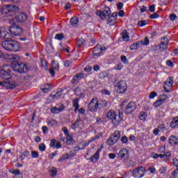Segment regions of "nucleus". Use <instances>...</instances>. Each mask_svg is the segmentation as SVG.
I'll use <instances>...</instances> for the list:
<instances>
[{
    "instance_id": "f257e3e1",
    "label": "nucleus",
    "mask_w": 178,
    "mask_h": 178,
    "mask_svg": "<svg viewBox=\"0 0 178 178\" xmlns=\"http://www.w3.org/2000/svg\"><path fill=\"white\" fill-rule=\"evenodd\" d=\"M9 59L14 60L11 63V67L8 65H4L0 68V79L3 80H10L12 79V70L17 73H26L29 72V67L23 63H19L17 60L20 59V57L16 54H10L8 56Z\"/></svg>"
},
{
    "instance_id": "f03ea898",
    "label": "nucleus",
    "mask_w": 178,
    "mask_h": 178,
    "mask_svg": "<svg viewBox=\"0 0 178 178\" xmlns=\"http://www.w3.org/2000/svg\"><path fill=\"white\" fill-rule=\"evenodd\" d=\"M1 47L6 49V51H10V52H19L20 51V43H18L15 40H6L1 43Z\"/></svg>"
},
{
    "instance_id": "7ed1b4c3",
    "label": "nucleus",
    "mask_w": 178,
    "mask_h": 178,
    "mask_svg": "<svg viewBox=\"0 0 178 178\" xmlns=\"http://www.w3.org/2000/svg\"><path fill=\"white\" fill-rule=\"evenodd\" d=\"M107 118L109 119V120H111L112 123L113 124V126L115 127H118L119 124H120V122H122V118H120V115L116 114V112L113 110H110L107 113Z\"/></svg>"
},
{
    "instance_id": "20e7f679",
    "label": "nucleus",
    "mask_w": 178,
    "mask_h": 178,
    "mask_svg": "<svg viewBox=\"0 0 178 178\" xmlns=\"http://www.w3.org/2000/svg\"><path fill=\"white\" fill-rule=\"evenodd\" d=\"M27 14L26 13L17 12L15 13V17L10 20V24L15 23H24L27 20Z\"/></svg>"
},
{
    "instance_id": "39448f33",
    "label": "nucleus",
    "mask_w": 178,
    "mask_h": 178,
    "mask_svg": "<svg viewBox=\"0 0 178 178\" xmlns=\"http://www.w3.org/2000/svg\"><path fill=\"white\" fill-rule=\"evenodd\" d=\"M0 86L5 87L7 90H13L14 88H16V87L20 86V82L15 80L1 81L0 82Z\"/></svg>"
},
{
    "instance_id": "423d86ee",
    "label": "nucleus",
    "mask_w": 178,
    "mask_h": 178,
    "mask_svg": "<svg viewBox=\"0 0 178 178\" xmlns=\"http://www.w3.org/2000/svg\"><path fill=\"white\" fill-rule=\"evenodd\" d=\"M119 140H120V131H115L106 140V143L108 145H113V144H116Z\"/></svg>"
},
{
    "instance_id": "0eeeda50",
    "label": "nucleus",
    "mask_w": 178,
    "mask_h": 178,
    "mask_svg": "<svg viewBox=\"0 0 178 178\" xmlns=\"http://www.w3.org/2000/svg\"><path fill=\"white\" fill-rule=\"evenodd\" d=\"M115 87L117 92H119L120 94H124L126 93V91H127V83H126V81H120Z\"/></svg>"
},
{
    "instance_id": "6e6552de",
    "label": "nucleus",
    "mask_w": 178,
    "mask_h": 178,
    "mask_svg": "<svg viewBox=\"0 0 178 178\" xmlns=\"http://www.w3.org/2000/svg\"><path fill=\"white\" fill-rule=\"evenodd\" d=\"M145 172H146L145 168L139 167L134 169V170L132 171V175L134 177H136V178L144 177V175H145Z\"/></svg>"
},
{
    "instance_id": "1a4fd4ad",
    "label": "nucleus",
    "mask_w": 178,
    "mask_h": 178,
    "mask_svg": "<svg viewBox=\"0 0 178 178\" xmlns=\"http://www.w3.org/2000/svg\"><path fill=\"white\" fill-rule=\"evenodd\" d=\"M98 108L99 104L97 97L92 99V100L90 101L88 106V111H90V112H97V111H98Z\"/></svg>"
},
{
    "instance_id": "9d476101",
    "label": "nucleus",
    "mask_w": 178,
    "mask_h": 178,
    "mask_svg": "<svg viewBox=\"0 0 178 178\" xmlns=\"http://www.w3.org/2000/svg\"><path fill=\"white\" fill-rule=\"evenodd\" d=\"M12 26L10 27V32L13 35H21L23 33V29L20 26L16 25V23L10 24Z\"/></svg>"
},
{
    "instance_id": "9b49d317",
    "label": "nucleus",
    "mask_w": 178,
    "mask_h": 178,
    "mask_svg": "<svg viewBox=\"0 0 178 178\" xmlns=\"http://www.w3.org/2000/svg\"><path fill=\"white\" fill-rule=\"evenodd\" d=\"M137 108V104L135 102H130L125 108V113L126 115H130V113H133L136 111Z\"/></svg>"
},
{
    "instance_id": "f8f14e48",
    "label": "nucleus",
    "mask_w": 178,
    "mask_h": 178,
    "mask_svg": "<svg viewBox=\"0 0 178 178\" xmlns=\"http://www.w3.org/2000/svg\"><path fill=\"white\" fill-rule=\"evenodd\" d=\"M173 86V76L169 77L165 82H164V91L165 92H170V88Z\"/></svg>"
},
{
    "instance_id": "ddd939ff",
    "label": "nucleus",
    "mask_w": 178,
    "mask_h": 178,
    "mask_svg": "<svg viewBox=\"0 0 178 178\" xmlns=\"http://www.w3.org/2000/svg\"><path fill=\"white\" fill-rule=\"evenodd\" d=\"M97 13H99L102 20H105L106 17L111 16V8H109V7H106L103 11H97Z\"/></svg>"
},
{
    "instance_id": "4468645a",
    "label": "nucleus",
    "mask_w": 178,
    "mask_h": 178,
    "mask_svg": "<svg viewBox=\"0 0 178 178\" xmlns=\"http://www.w3.org/2000/svg\"><path fill=\"white\" fill-rule=\"evenodd\" d=\"M0 38H5L6 40H9V38H12V35L8 33L6 31L5 28H0Z\"/></svg>"
},
{
    "instance_id": "2eb2a0df",
    "label": "nucleus",
    "mask_w": 178,
    "mask_h": 178,
    "mask_svg": "<svg viewBox=\"0 0 178 178\" xmlns=\"http://www.w3.org/2000/svg\"><path fill=\"white\" fill-rule=\"evenodd\" d=\"M168 98V96L166 95H163V98L159 99V100L156 101L154 104H153V106L154 108H159V106H161V105L165 104V101H166V99Z\"/></svg>"
},
{
    "instance_id": "dca6fc26",
    "label": "nucleus",
    "mask_w": 178,
    "mask_h": 178,
    "mask_svg": "<svg viewBox=\"0 0 178 178\" xmlns=\"http://www.w3.org/2000/svg\"><path fill=\"white\" fill-rule=\"evenodd\" d=\"M118 156L122 159L129 157V150L127 149H121L118 153Z\"/></svg>"
},
{
    "instance_id": "f3484780",
    "label": "nucleus",
    "mask_w": 178,
    "mask_h": 178,
    "mask_svg": "<svg viewBox=\"0 0 178 178\" xmlns=\"http://www.w3.org/2000/svg\"><path fill=\"white\" fill-rule=\"evenodd\" d=\"M170 145H178V138L175 136H170L168 140Z\"/></svg>"
},
{
    "instance_id": "a211bd4d",
    "label": "nucleus",
    "mask_w": 178,
    "mask_h": 178,
    "mask_svg": "<svg viewBox=\"0 0 178 178\" xmlns=\"http://www.w3.org/2000/svg\"><path fill=\"white\" fill-rule=\"evenodd\" d=\"M99 152H101V149L99 148L95 152V154L90 157L91 162L95 163V162H97V161L99 159Z\"/></svg>"
},
{
    "instance_id": "6ab92c4d",
    "label": "nucleus",
    "mask_w": 178,
    "mask_h": 178,
    "mask_svg": "<svg viewBox=\"0 0 178 178\" xmlns=\"http://www.w3.org/2000/svg\"><path fill=\"white\" fill-rule=\"evenodd\" d=\"M141 45H143V40H139L137 42L133 43L130 46V49H132V50L138 49V48H140Z\"/></svg>"
},
{
    "instance_id": "aec40b11",
    "label": "nucleus",
    "mask_w": 178,
    "mask_h": 178,
    "mask_svg": "<svg viewBox=\"0 0 178 178\" xmlns=\"http://www.w3.org/2000/svg\"><path fill=\"white\" fill-rule=\"evenodd\" d=\"M63 109H65V106H63V105H62L58 108L57 107L54 106L51 108V112L52 113L56 114V113H59L60 112H62V111H63Z\"/></svg>"
},
{
    "instance_id": "412c9836",
    "label": "nucleus",
    "mask_w": 178,
    "mask_h": 178,
    "mask_svg": "<svg viewBox=\"0 0 178 178\" xmlns=\"http://www.w3.org/2000/svg\"><path fill=\"white\" fill-rule=\"evenodd\" d=\"M99 109H104L108 106V102L106 100L98 101Z\"/></svg>"
},
{
    "instance_id": "4be33fe9",
    "label": "nucleus",
    "mask_w": 178,
    "mask_h": 178,
    "mask_svg": "<svg viewBox=\"0 0 178 178\" xmlns=\"http://www.w3.org/2000/svg\"><path fill=\"white\" fill-rule=\"evenodd\" d=\"M80 122H81V119L80 118H77V120L74 122V124L71 126L73 130H76V129H79L80 127Z\"/></svg>"
},
{
    "instance_id": "5701e85b",
    "label": "nucleus",
    "mask_w": 178,
    "mask_h": 178,
    "mask_svg": "<svg viewBox=\"0 0 178 178\" xmlns=\"http://www.w3.org/2000/svg\"><path fill=\"white\" fill-rule=\"evenodd\" d=\"M8 6V9L9 10V12H15L16 10H20V8L16 6H13L11 4H7Z\"/></svg>"
},
{
    "instance_id": "b1692460",
    "label": "nucleus",
    "mask_w": 178,
    "mask_h": 178,
    "mask_svg": "<svg viewBox=\"0 0 178 178\" xmlns=\"http://www.w3.org/2000/svg\"><path fill=\"white\" fill-rule=\"evenodd\" d=\"M70 23L73 27H74V26H77V24H79V18L77 17H72L70 19Z\"/></svg>"
},
{
    "instance_id": "393cba45",
    "label": "nucleus",
    "mask_w": 178,
    "mask_h": 178,
    "mask_svg": "<svg viewBox=\"0 0 178 178\" xmlns=\"http://www.w3.org/2000/svg\"><path fill=\"white\" fill-rule=\"evenodd\" d=\"M121 34H122V40L124 41H129V40H130V36H129V33H127V30H124Z\"/></svg>"
},
{
    "instance_id": "a878e982",
    "label": "nucleus",
    "mask_w": 178,
    "mask_h": 178,
    "mask_svg": "<svg viewBox=\"0 0 178 178\" xmlns=\"http://www.w3.org/2000/svg\"><path fill=\"white\" fill-rule=\"evenodd\" d=\"M170 127H172V129H175L176 126H178V117H175L172 119V120L170 123Z\"/></svg>"
},
{
    "instance_id": "bb28decb",
    "label": "nucleus",
    "mask_w": 178,
    "mask_h": 178,
    "mask_svg": "<svg viewBox=\"0 0 178 178\" xmlns=\"http://www.w3.org/2000/svg\"><path fill=\"white\" fill-rule=\"evenodd\" d=\"M47 126H49V127L58 126V121H56V120L51 119L47 121Z\"/></svg>"
},
{
    "instance_id": "cd10ccee",
    "label": "nucleus",
    "mask_w": 178,
    "mask_h": 178,
    "mask_svg": "<svg viewBox=\"0 0 178 178\" xmlns=\"http://www.w3.org/2000/svg\"><path fill=\"white\" fill-rule=\"evenodd\" d=\"M79 101H80V99L76 98L72 102V105L74 108H75V112H77V111H79V108H80V106L79 105Z\"/></svg>"
},
{
    "instance_id": "c85d7f7f",
    "label": "nucleus",
    "mask_w": 178,
    "mask_h": 178,
    "mask_svg": "<svg viewBox=\"0 0 178 178\" xmlns=\"http://www.w3.org/2000/svg\"><path fill=\"white\" fill-rule=\"evenodd\" d=\"M101 49H99V47L97 46L96 47L94 48L93 50V55L94 56H101Z\"/></svg>"
},
{
    "instance_id": "c756f323",
    "label": "nucleus",
    "mask_w": 178,
    "mask_h": 178,
    "mask_svg": "<svg viewBox=\"0 0 178 178\" xmlns=\"http://www.w3.org/2000/svg\"><path fill=\"white\" fill-rule=\"evenodd\" d=\"M168 45H169V41L167 42L161 41L160 43V49H168Z\"/></svg>"
},
{
    "instance_id": "7c9ffc66",
    "label": "nucleus",
    "mask_w": 178,
    "mask_h": 178,
    "mask_svg": "<svg viewBox=\"0 0 178 178\" xmlns=\"http://www.w3.org/2000/svg\"><path fill=\"white\" fill-rule=\"evenodd\" d=\"M66 144L67 145H73L74 140H73V138L70 136V135H67V136Z\"/></svg>"
},
{
    "instance_id": "2f4dec72",
    "label": "nucleus",
    "mask_w": 178,
    "mask_h": 178,
    "mask_svg": "<svg viewBox=\"0 0 178 178\" xmlns=\"http://www.w3.org/2000/svg\"><path fill=\"white\" fill-rule=\"evenodd\" d=\"M30 156V152H29V150H25L22 154L21 155V156H19L21 161H24V158H27V156Z\"/></svg>"
},
{
    "instance_id": "473e14b6",
    "label": "nucleus",
    "mask_w": 178,
    "mask_h": 178,
    "mask_svg": "<svg viewBox=\"0 0 178 178\" xmlns=\"http://www.w3.org/2000/svg\"><path fill=\"white\" fill-rule=\"evenodd\" d=\"M51 67L54 70H57V72L59 70V63L56 62L55 60H53L51 62Z\"/></svg>"
},
{
    "instance_id": "72a5a7b5",
    "label": "nucleus",
    "mask_w": 178,
    "mask_h": 178,
    "mask_svg": "<svg viewBox=\"0 0 178 178\" xmlns=\"http://www.w3.org/2000/svg\"><path fill=\"white\" fill-rule=\"evenodd\" d=\"M164 156V161H170L171 154L169 152H164L163 154Z\"/></svg>"
},
{
    "instance_id": "f704fd0d",
    "label": "nucleus",
    "mask_w": 178,
    "mask_h": 178,
    "mask_svg": "<svg viewBox=\"0 0 178 178\" xmlns=\"http://www.w3.org/2000/svg\"><path fill=\"white\" fill-rule=\"evenodd\" d=\"M70 158V154H63L61 157L59 158L58 162H63V161H66V159H69Z\"/></svg>"
},
{
    "instance_id": "c9c22d12",
    "label": "nucleus",
    "mask_w": 178,
    "mask_h": 178,
    "mask_svg": "<svg viewBox=\"0 0 178 178\" xmlns=\"http://www.w3.org/2000/svg\"><path fill=\"white\" fill-rule=\"evenodd\" d=\"M44 88L42 89V91L43 92H44V94H47L48 92H49V90H51V85L48 84V83H46L44 85Z\"/></svg>"
},
{
    "instance_id": "e433bc0d",
    "label": "nucleus",
    "mask_w": 178,
    "mask_h": 178,
    "mask_svg": "<svg viewBox=\"0 0 178 178\" xmlns=\"http://www.w3.org/2000/svg\"><path fill=\"white\" fill-rule=\"evenodd\" d=\"M1 13L3 15H6V13H10L9 9L8 8V5H4L1 8Z\"/></svg>"
},
{
    "instance_id": "4c0bfd02",
    "label": "nucleus",
    "mask_w": 178,
    "mask_h": 178,
    "mask_svg": "<svg viewBox=\"0 0 178 178\" xmlns=\"http://www.w3.org/2000/svg\"><path fill=\"white\" fill-rule=\"evenodd\" d=\"M139 119L140 120H145V119H147V113L144 111L140 112Z\"/></svg>"
},
{
    "instance_id": "58836bf2",
    "label": "nucleus",
    "mask_w": 178,
    "mask_h": 178,
    "mask_svg": "<svg viewBox=\"0 0 178 178\" xmlns=\"http://www.w3.org/2000/svg\"><path fill=\"white\" fill-rule=\"evenodd\" d=\"M62 92H63V90L61 88L58 89L57 92L53 96L54 98H59L60 97H62Z\"/></svg>"
},
{
    "instance_id": "ea45409f",
    "label": "nucleus",
    "mask_w": 178,
    "mask_h": 178,
    "mask_svg": "<svg viewBox=\"0 0 178 178\" xmlns=\"http://www.w3.org/2000/svg\"><path fill=\"white\" fill-rule=\"evenodd\" d=\"M147 24H148V21L147 20H140L138 22L139 27H144V26H147Z\"/></svg>"
},
{
    "instance_id": "a19ab883",
    "label": "nucleus",
    "mask_w": 178,
    "mask_h": 178,
    "mask_svg": "<svg viewBox=\"0 0 178 178\" xmlns=\"http://www.w3.org/2000/svg\"><path fill=\"white\" fill-rule=\"evenodd\" d=\"M84 42H86V40L83 38L77 39L76 40V45L78 47H81V45H84Z\"/></svg>"
},
{
    "instance_id": "79ce46f5",
    "label": "nucleus",
    "mask_w": 178,
    "mask_h": 178,
    "mask_svg": "<svg viewBox=\"0 0 178 178\" xmlns=\"http://www.w3.org/2000/svg\"><path fill=\"white\" fill-rule=\"evenodd\" d=\"M74 94L75 95H76L77 97H81L83 95V94L81 93V90H80L79 88H76L74 90Z\"/></svg>"
},
{
    "instance_id": "37998d69",
    "label": "nucleus",
    "mask_w": 178,
    "mask_h": 178,
    "mask_svg": "<svg viewBox=\"0 0 178 178\" xmlns=\"http://www.w3.org/2000/svg\"><path fill=\"white\" fill-rule=\"evenodd\" d=\"M65 38V35L63 33H58L55 35V39L58 40L59 41H61V40H63Z\"/></svg>"
},
{
    "instance_id": "c03bdc74",
    "label": "nucleus",
    "mask_w": 178,
    "mask_h": 178,
    "mask_svg": "<svg viewBox=\"0 0 178 178\" xmlns=\"http://www.w3.org/2000/svg\"><path fill=\"white\" fill-rule=\"evenodd\" d=\"M47 149V146H45V144L44 143H40L39 145V150L41 151V152H44Z\"/></svg>"
},
{
    "instance_id": "a18cd8bd",
    "label": "nucleus",
    "mask_w": 178,
    "mask_h": 178,
    "mask_svg": "<svg viewBox=\"0 0 178 178\" xmlns=\"http://www.w3.org/2000/svg\"><path fill=\"white\" fill-rule=\"evenodd\" d=\"M10 173H12L13 175H20V170H15V169H11L9 170Z\"/></svg>"
},
{
    "instance_id": "49530a36",
    "label": "nucleus",
    "mask_w": 178,
    "mask_h": 178,
    "mask_svg": "<svg viewBox=\"0 0 178 178\" xmlns=\"http://www.w3.org/2000/svg\"><path fill=\"white\" fill-rule=\"evenodd\" d=\"M121 62H123L124 65L129 64V60H127V57H126V56H121Z\"/></svg>"
},
{
    "instance_id": "de8ad7c7",
    "label": "nucleus",
    "mask_w": 178,
    "mask_h": 178,
    "mask_svg": "<svg viewBox=\"0 0 178 178\" xmlns=\"http://www.w3.org/2000/svg\"><path fill=\"white\" fill-rule=\"evenodd\" d=\"M165 151H166V147L165 146H161L158 149V152H159L160 154H164V152H165Z\"/></svg>"
},
{
    "instance_id": "09e8293b",
    "label": "nucleus",
    "mask_w": 178,
    "mask_h": 178,
    "mask_svg": "<svg viewBox=\"0 0 178 178\" xmlns=\"http://www.w3.org/2000/svg\"><path fill=\"white\" fill-rule=\"evenodd\" d=\"M58 173V170H56V168H52L51 170V177H55L56 176V174Z\"/></svg>"
},
{
    "instance_id": "8fccbe9b",
    "label": "nucleus",
    "mask_w": 178,
    "mask_h": 178,
    "mask_svg": "<svg viewBox=\"0 0 178 178\" xmlns=\"http://www.w3.org/2000/svg\"><path fill=\"white\" fill-rule=\"evenodd\" d=\"M76 79L80 81L82 79H84V74L83 73H78L75 75Z\"/></svg>"
},
{
    "instance_id": "3c124183",
    "label": "nucleus",
    "mask_w": 178,
    "mask_h": 178,
    "mask_svg": "<svg viewBox=\"0 0 178 178\" xmlns=\"http://www.w3.org/2000/svg\"><path fill=\"white\" fill-rule=\"evenodd\" d=\"M64 66L65 67H70V66H72V62L70 60H67L64 62Z\"/></svg>"
},
{
    "instance_id": "603ef678",
    "label": "nucleus",
    "mask_w": 178,
    "mask_h": 178,
    "mask_svg": "<svg viewBox=\"0 0 178 178\" xmlns=\"http://www.w3.org/2000/svg\"><path fill=\"white\" fill-rule=\"evenodd\" d=\"M62 130H63L65 136H69V130L67 129V127H63L62 128Z\"/></svg>"
},
{
    "instance_id": "864d4df0",
    "label": "nucleus",
    "mask_w": 178,
    "mask_h": 178,
    "mask_svg": "<svg viewBox=\"0 0 178 178\" xmlns=\"http://www.w3.org/2000/svg\"><path fill=\"white\" fill-rule=\"evenodd\" d=\"M115 22H116V20H113V17H109L108 19H107V24H111V23L115 24Z\"/></svg>"
},
{
    "instance_id": "5fc2aeb1",
    "label": "nucleus",
    "mask_w": 178,
    "mask_h": 178,
    "mask_svg": "<svg viewBox=\"0 0 178 178\" xmlns=\"http://www.w3.org/2000/svg\"><path fill=\"white\" fill-rule=\"evenodd\" d=\"M31 155H32V158H38V156H40V154H38V152L35 151H31Z\"/></svg>"
},
{
    "instance_id": "6e6d98bb",
    "label": "nucleus",
    "mask_w": 178,
    "mask_h": 178,
    "mask_svg": "<svg viewBox=\"0 0 178 178\" xmlns=\"http://www.w3.org/2000/svg\"><path fill=\"white\" fill-rule=\"evenodd\" d=\"M158 17H159V15L156 13H154L149 16V19H158Z\"/></svg>"
},
{
    "instance_id": "4d7b16f0",
    "label": "nucleus",
    "mask_w": 178,
    "mask_h": 178,
    "mask_svg": "<svg viewBox=\"0 0 178 178\" xmlns=\"http://www.w3.org/2000/svg\"><path fill=\"white\" fill-rule=\"evenodd\" d=\"M149 44V40L147 37L145 38V40H142V45H148Z\"/></svg>"
},
{
    "instance_id": "13d9d810",
    "label": "nucleus",
    "mask_w": 178,
    "mask_h": 178,
    "mask_svg": "<svg viewBox=\"0 0 178 178\" xmlns=\"http://www.w3.org/2000/svg\"><path fill=\"white\" fill-rule=\"evenodd\" d=\"M79 79L76 78V76H74L72 78V79L71 81V83H72V84H77V83H79Z\"/></svg>"
},
{
    "instance_id": "bf43d9fd",
    "label": "nucleus",
    "mask_w": 178,
    "mask_h": 178,
    "mask_svg": "<svg viewBox=\"0 0 178 178\" xmlns=\"http://www.w3.org/2000/svg\"><path fill=\"white\" fill-rule=\"evenodd\" d=\"M157 94L156 92H152L149 94V98H150V99H154V98H155V97H156Z\"/></svg>"
},
{
    "instance_id": "052dcab7",
    "label": "nucleus",
    "mask_w": 178,
    "mask_h": 178,
    "mask_svg": "<svg viewBox=\"0 0 178 178\" xmlns=\"http://www.w3.org/2000/svg\"><path fill=\"white\" fill-rule=\"evenodd\" d=\"M91 70H92V67L88 65L84 68V72H87L88 73H89V72H91Z\"/></svg>"
},
{
    "instance_id": "680f3d73",
    "label": "nucleus",
    "mask_w": 178,
    "mask_h": 178,
    "mask_svg": "<svg viewBox=\"0 0 178 178\" xmlns=\"http://www.w3.org/2000/svg\"><path fill=\"white\" fill-rule=\"evenodd\" d=\"M151 157L153 158V159H158L159 154L157 153H155V152H152Z\"/></svg>"
},
{
    "instance_id": "e2e57ef3",
    "label": "nucleus",
    "mask_w": 178,
    "mask_h": 178,
    "mask_svg": "<svg viewBox=\"0 0 178 178\" xmlns=\"http://www.w3.org/2000/svg\"><path fill=\"white\" fill-rule=\"evenodd\" d=\"M167 66H169L170 67H173L175 65L173 64V62L172 60H167L166 61Z\"/></svg>"
},
{
    "instance_id": "0e129e2a",
    "label": "nucleus",
    "mask_w": 178,
    "mask_h": 178,
    "mask_svg": "<svg viewBox=\"0 0 178 178\" xmlns=\"http://www.w3.org/2000/svg\"><path fill=\"white\" fill-rule=\"evenodd\" d=\"M55 144H56V140L51 139V143L49 144V147H55Z\"/></svg>"
},
{
    "instance_id": "69168bd1",
    "label": "nucleus",
    "mask_w": 178,
    "mask_h": 178,
    "mask_svg": "<svg viewBox=\"0 0 178 178\" xmlns=\"http://www.w3.org/2000/svg\"><path fill=\"white\" fill-rule=\"evenodd\" d=\"M122 69H123V65H122L121 63L118 64L115 68V70H122Z\"/></svg>"
},
{
    "instance_id": "338daca9",
    "label": "nucleus",
    "mask_w": 178,
    "mask_h": 178,
    "mask_svg": "<svg viewBox=\"0 0 178 178\" xmlns=\"http://www.w3.org/2000/svg\"><path fill=\"white\" fill-rule=\"evenodd\" d=\"M111 17L113 18V20H115L116 21L118 19V13H113L111 15Z\"/></svg>"
},
{
    "instance_id": "774afa93",
    "label": "nucleus",
    "mask_w": 178,
    "mask_h": 178,
    "mask_svg": "<svg viewBox=\"0 0 178 178\" xmlns=\"http://www.w3.org/2000/svg\"><path fill=\"white\" fill-rule=\"evenodd\" d=\"M173 165H174V166H176V168H178V159H173Z\"/></svg>"
}]
</instances>
